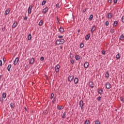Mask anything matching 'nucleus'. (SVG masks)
<instances>
[{
    "label": "nucleus",
    "mask_w": 124,
    "mask_h": 124,
    "mask_svg": "<svg viewBox=\"0 0 124 124\" xmlns=\"http://www.w3.org/2000/svg\"><path fill=\"white\" fill-rule=\"evenodd\" d=\"M51 103H52V104H54L56 103V97L53 98V99L51 102Z\"/></svg>",
    "instance_id": "nucleus-28"
},
{
    "label": "nucleus",
    "mask_w": 124,
    "mask_h": 124,
    "mask_svg": "<svg viewBox=\"0 0 124 124\" xmlns=\"http://www.w3.org/2000/svg\"><path fill=\"white\" fill-rule=\"evenodd\" d=\"M80 48H83L84 47V44L83 43L80 44Z\"/></svg>",
    "instance_id": "nucleus-41"
},
{
    "label": "nucleus",
    "mask_w": 124,
    "mask_h": 124,
    "mask_svg": "<svg viewBox=\"0 0 124 124\" xmlns=\"http://www.w3.org/2000/svg\"><path fill=\"white\" fill-rule=\"evenodd\" d=\"M57 109H58V110H62V109H63V107L62 106H58L57 107Z\"/></svg>",
    "instance_id": "nucleus-20"
},
{
    "label": "nucleus",
    "mask_w": 124,
    "mask_h": 124,
    "mask_svg": "<svg viewBox=\"0 0 124 124\" xmlns=\"http://www.w3.org/2000/svg\"><path fill=\"white\" fill-rule=\"evenodd\" d=\"M39 26H42V25H43V21H42V20H41L39 23Z\"/></svg>",
    "instance_id": "nucleus-32"
},
{
    "label": "nucleus",
    "mask_w": 124,
    "mask_h": 124,
    "mask_svg": "<svg viewBox=\"0 0 124 124\" xmlns=\"http://www.w3.org/2000/svg\"><path fill=\"white\" fill-rule=\"evenodd\" d=\"M10 68H11V64H9L7 67L8 71H10Z\"/></svg>",
    "instance_id": "nucleus-29"
},
{
    "label": "nucleus",
    "mask_w": 124,
    "mask_h": 124,
    "mask_svg": "<svg viewBox=\"0 0 124 124\" xmlns=\"http://www.w3.org/2000/svg\"><path fill=\"white\" fill-rule=\"evenodd\" d=\"M102 54H103V55H104V56H105V54H106V53L105 52V51L103 50Z\"/></svg>",
    "instance_id": "nucleus-46"
},
{
    "label": "nucleus",
    "mask_w": 124,
    "mask_h": 124,
    "mask_svg": "<svg viewBox=\"0 0 124 124\" xmlns=\"http://www.w3.org/2000/svg\"><path fill=\"white\" fill-rule=\"evenodd\" d=\"M110 32H111V33H114V32H115V30L111 29L110 30Z\"/></svg>",
    "instance_id": "nucleus-40"
},
{
    "label": "nucleus",
    "mask_w": 124,
    "mask_h": 124,
    "mask_svg": "<svg viewBox=\"0 0 124 124\" xmlns=\"http://www.w3.org/2000/svg\"><path fill=\"white\" fill-rule=\"evenodd\" d=\"M116 58L117 60H120V59H121V54H120V53H118L117 55H116Z\"/></svg>",
    "instance_id": "nucleus-16"
},
{
    "label": "nucleus",
    "mask_w": 124,
    "mask_h": 124,
    "mask_svg": "<svg viewBox=\"0 0 124 124\" xmlns=\"http://www.w3.org/2000/svg\"><path fill=\"white\" fill-rule=\"evenodd\" d=\"M58 37H59V38H62L63 37V36H62V35H59Z\"/></svg>",
    "instance_id": "nucleus-49"
},
{
    "label": "nucleus",
    "mask_w": 124,
    "mask_h": 124,
    "mask_svg": "<svg viewBox=\"0 0 124 124\" xmlns=\"http://www.w3.org/2000/svg\"><path fill=\"white\" fill-rule=\"evenodd\" d=\"M90 37H91V34L89 33L85 36V40H89V39H90Z\"/></svg>",
    "instance_id": "nucleus-8"
},
{
    "label": "nucleus",
    "mask_w": 124,
    "mask_h": 124,
    "mask_svg": "<svg viewBox=\"0 0 124 124\" xmlns=\"http://www.w3.org/2000/svg\"><path fill=\"white\" fill-rule=\"evenodd\" d=\"M51 99H53L54 98V93H52L50 96Z\"/></svg>",
    "instance_id": "nucleus-38"
},
{
    "label": "nucleus",
    "mask_w": 124,
    "mask_h": 124,
    "mask_svg": "<svg viewBox=\"0 0 124 124\" xmlns=\"http://www.w3.org/2000/svg\"><path fill=\"white\" fill-rule=\"evenodd\" d=\"M40 61H41L42 62H43V61H44V57H41Z\"/></svg>",
    "instance_id": "nucleus-43"
},
{
    "label": "nucleus",
    "mask_w": 124,
    "mask_h": 124,
    "mask_svg": "<svg viewBox=\"0 0 124 124\" xmlns=\"http://www.w3.org/2000/svg\"><path fill=\"white\" fill-rule=\"evenodd\" d=\"M84 124H90V121L89 120H86L84 122Z\"/></svg>",
    "instance_id": "nucleus-36"
},
{
    "label": "nucleus",
    "mask_w": 124,
    "mask_h": 124,
    "mask_svg": "<svg viewBox=\"0 0 124 124\" xmlns=\"http://www.w3.org/2000/svg\"><path fill=\"white\" fill-rule=\"evenodd\" d=\"M10 106L11 108H15V104H14V103H11L10 104Z\"/></svg>",
    "instance_id": "nucleus-23"
},
{
    "label": "nucleus",
    "mask_w": 124,
    "mask_h": 124,
    "mask_svg": "<svg viewBox=\"0 0 124 124\" xmlns=\"http://www.w3.org/2000/svg\"><path fill=\"white\" fill-rule=\"evenodd\" d=\"M93 15H90V16L89 18V20L92 21V20H93Z\"/></svg>",
    "instance_id": "nucleus-25"
},
{
    "label": "nucleus",
    "mask_w": 124,
    "mask_h": 124,
    "mask_svg": "<svg viewBox=\"0 0 124 124\" xmlns=\"http://www.w3.org/2000/svg\"><path fill=\"white\" fill-rule=\"evenodd\" d=\"M86 11H87V9H84L83 10V13H85V12H86Z\"/></svg>",
    "instance_id": "nucleus-54"
},
{
    "label": "nucleus",
    "mask_w": 124,
    "mask_h": 124,
    "mask_svg": "<svg viewBox=\"0 0 124 124\" xmlns=\"http://www.w3.org/2000/svg\"><path fill=\"white\" fill-rule=\"evenodd\" d=\"M48 7H46L43 10V12L45 14H46L47 12H48Z\"/></svg>",
    "instance_id": "nucleus-9"
},
{
    "label": "nucleus",
    "mask_w": 124,
    "mask_h": 124,
    "mask_svg": "<svg viewBox=\"0 0 124 124\" xmlns=\"http://www.w3.org/2000/svg\"><path fill=\"white\" fill-rule=\"evenodd\" d=\"M122 21L123 23H124V16L122 17Z\"/></svg>",
    "instance_id": "nucleus-48"
},
{
    "label": "nucleus",
    "mask_w": 124,
    "mask_h": 124,
    "mask_svg": "<svg viewBox=\"0 0 124 124\" xmlns=\"http://www.w3.org/2000/svg\"><path fill=\"white\" fill-rule=\"evenodd\" d=\"M106 26H108L109 25V22L106 21L105 23Z\"/></svg>",
    "instance_id": "nucleus-45"
},
{
    "label": "nucleus",
    "mask_w": 124,
    "mask_h": 124,
    "mask_svg": "<svg viewBox=\"0 0 124 124\" xmlns=\"http://www.w3.org/2000/svg\"><path fill=\"white\" fill-rule=\"evenodd\" d=\"M71 55H72V56H73V55H72V54H71Z\"/></svg>",
    "instance_id": "nucleus-62"
},
{
    "label": "nucleus",
    "mask_w": 124,
    "mask_h": 124,
    "mask_svg": "<svg viewBox=\"0 0 124 124\" xmlns=\"http://www.w3.org/2000/svg\"><path fill=\"white\" fill-rule=\"evenodd\" d=\"M95 124H100V122L99 121H96L95 122Z\"/></svg>",
    "instance_id": "nucleus-42"
},
{
    "label": "nucleus",
    "mask_w": 124,
    "mask_h": 124,
    "mask_svg": "<svg viewBox=\"0 0 124 124\" xmlns=\"http://www.w3.org/2000/svg\"><path fill=\"white\" fill-rule=\"evenodd\" d=\"M46 3V0H44L42 2V5H45V4Z\"/></svg>",
    "instance_id": "nucleus-39"
},
{
    "label": "nucleus",
    "mask_w": 124,
    "mask_h": 124,
    "mask_svg": "<svg viewBox=\"0 0 124 124\" xmlns=\"http://www.w3.org/2000/svg\"><path fill=\"white\" fill-rule=\"evenodd\" d=\"M112 14L109 13L108 15V19H111V18H112Z\"/></svg>",
    "instance_id": "nucleus-24"
},
{
    "label": "nucleus",
    "mask_w": 124,
    "mask_h": 124,
    "mask_svg": "<svg viewBox=\"0 0 124 124\" xmlns=\"http://www.w3.org/2000/svg\"><path fill=\"white\" fill-rule=\"evenodd\" d=\"M2 65V61L0 60V66H1Z\"/></svg>",
    "instance_id": "nucleus-50"
},
{
    "label": "nucleus",
    "mask_w": 124,
    "mask_h": 124,
    "mask_svg": "<svg viewBox=\"0 0 124 124\" xmlns=\"http://www.w3.org/2000/svg\"><path fill=\"white\" fill-rule=\"evenodd\" d=\"M90 66V63L88 62H86L84 64V68H88Z\"/></svg>",
    "instance_id": "nucleus-4"
},
{
    "label": "nucleus",
    "mask_w": 124,
    "mask_h": 124,
    "mask_svg": "<svg viewBox=\"0 0 124 124\" xmlns=\"http://www.w3.org/2000/svg\"><path fill=\"white\" fill-rule=\"evenodd\" d=\"M3 61L4 62H6V59L5 58H3Z\"/></svg>",
    "instance_id": "nucleus-56"
},
{
    "label": "nucleus",
    "mask_w": 124,
    "mask_h": 124,
    "mask_svg": "<svg viewBox=\"0 0 124 124\" xmlns=\"http://www.w3.org/2000/svg\"><path fill=\"white\" fill-rule=\"evenodd\" d=\"M2 97L3 98H6V93H2Z\"/></svg>",
    "instance_id": "nucleus-34"
},
{
    "label": "nucleus",
    "mask_w": 124,
    "mask_h": 124,
    "mask_svg": "<svg viewBox=\"0 0 124 124\" xmlns=\"http://www.w3.org/2000/svg\"><path fill=\"white\" fill-rule=\"evenodd\" d=\"M56 45H61V44H62L61 43V42L60 41V40H58L56 41Z\"/></svg>",
    "instance_id": "nucleus-30"
},
{
    "label": "nucleus",
    "mask_w": 124,
    "mask_h": 124,
    "mask_svg": "<svg viewBox=\"0 0 124 124\" xmlns=\"http://www.w3.org/2000/svg\"><path fill=\"white\" fill-rule=\"evenodd\" d=\"M80 31H81V30H80V29H79V30H78V33H79V32H80Z\"/></svg>",
    "instance_id": "nucleus-59"
},
{
    "label": "nucleus",
    "mask_w": 124,
    "mask_h": 124,
    "mask_svg": "<svg viewBox=\"0 0 124 124\" xmlns=\"http://www.w3.org/2000/svg\"><path fill=\"white\" fill-rule=\"evenodd\" d=\"M109 73L108 72V71H107L106 74L105 75V77H106V78H109Z\"/></svg>",
    "instance_id": "nucleus-27"
},
{
    "label": "nucleus",
    "mask_w": 124,
    "mask_h": 124,
    "mask_svg": "<svg viewBox=\"0 0 124 124\" xmlns=\"http://www.w3.org/2000/svg\"><path fill=\"white\" fill-rule=\"evenodd\" d=\"M89 86L92 88V89H93L94 87V84H93V82L92 81L89 82Z\"/></svg>",
    "instance_id": "nucleus-7"
},
{
    "label": "nucleus",
    "mask_w": 124,
    "mask_h": 124,
    "mask_svg": "<svg viewBox=\"0 0 124 124\" xmlns=\"http://www.w3.org/2000/svg\"><path fill=\"white\" fill-rule=\"evenodd\" d=\"M32 8V6L31 5L29 6L28 8V13L29 14H30V13H31V9Z\"/></svg>",
    "instance_id": "nucleus-10"
},
{
    "label": "nucleus",
    "mask_w": 124,
    "mask_h": 124,
    "mask_svg": "<svg viewBox=\"0 0 124 124\" xmlns=\"http://www.w3.org/2000/svg\"><path fill=\"white\" fill-rule=\"evenodd\" d=\"M1 77H2V75H0V81L1 79Z\"/></svg>",
    "instance_id": "nucleus-58"
},
{
    "label": "nucleus",
    "mask_w": 124,
    "mask_h": 124,
    "mask_svg": "<svg viewBox=\"0 0 124 124\" xmlns=\"http://www.w3.org/2000/svg\"><path fill=\"white\" fill-rule=\"evenodd\" d=\"M57 21L60 20V19H59V18L58 17H57Z\"/></svg>",
    "instance_id": "nucleus-60"
},
{
    "label": "nucleus",
    "mask_w": 124,
    "mask_h": 124,
    "mask_svg": "<svg viewBox=\"0 0 124 124\" xmlns=\"http://www.w3.org/2000/svg\"><path fill=\"white\" fill-rule=\"evenodd\" d=\"M113 26L114 27H117L118 26V21H117V20L114 21V23H113Z\"/></svg>",
    "instance_id": "nucleus-21"
},
{
    "label": "nucleus",
    "mask_w": 124,
    "mask_h": 124,
    "mask_svg": "<svg viewBox=\"0 0 124 124\" xmlns=\"http://www.w3.org/2000/svg\"><path fill=\"white\" fill-rule=\"evenodd\" d=\"M73 79H74V76H69L68 77V81L69 82H72L73 81Z\"/></svg>",
    "instance_id": "nucleus-3"
},
{
    "label": "nucleus",
    "mask_w": 124,
    "mask_h": 124,
    "mask_svg": "<svg viewBox=\"0 0 124 124\" xmlns=\"http://www.w3.org/2000/svg\"><path fill=\"white\" fill-rule=\"evenodd\" d=\"M61 48L62 49V47H61Z\"/></svg>",
    "instance_id": "nucleus-63"
},
{
    "label": "nucleus",
    "mask_w": 124,
    "mask_h": 124,
    "mask_svg": "<svg viewBox=\"0 0 124 124\" xmlns=\"http://www.w3.org/2000/svg\"><path fill=\"white\" fill-rule=\"evenodd\" d=\"M19 58L17 57L16 58V59L15 60L14 62V64H15V65H16V64H17V63H18V62H19Z\"/></svg>",
    "instance_id": "nucleus-6"
},
{
    "label": "nucleus",
    "mask_w": 124,
    "mask_h": 124,
    "mask_svg": "<svg viewBox=\"0 0 124 124\" xmlns=\"http://www.w3.org/2000/svg\"><path fill=\"white\" fill-rule=\"evenodd\" d=\"M95 31V26H93L92 29H91V32L93 33V31Z\"/></svg>",
    "instance_id": "nucleus-17"
},
{
    "label": "nucleus",
    "mask_w": 124,
    "mask_h": 124,
    "mask_svg": "<svg viewBox=\"0 0 124 124\" xmlns=\"http://www.w3.org/2000/svg\"><path fill=\"white\" fill-rule=\"evenodd\" d=\"M100 99H101V97L99 96V97L97 98V100H98V101H100Z\"/></svg>",
    "instance_id": "nucleus-44"
},
{
    "label": "nucleus",
    "mask_w": 124,
    "mask_h": 124,
    "mask_svg": "<svg viewBox=\"0 0 124 124\" xmlns=\"http://www.w3.org/2000/svg\"><path fill=\"white\" fill-rule=\"evenodd\" d=\"M59 42H60V43L61 44H63V43H64V39H59Z\"/></svg>",
    "instance_id": "nucleus-19"
},
{
    "label": "nucleus",
    "mask_w": 124,
    "mask_h": 124,
    "mask_svg": "<svg viewBox=\"0 0 124 124\" xmlns=\"http://www.w3.org/2000/svg\"><path fill=\"white\" fill-rule=\"evenodd\" d=\"M75 58L76 59V61H78L81 59V56H80L79 55H76Z\"/></svg>",
    "instance_id": "nucleus-12"
},
{
    "label": "nucleus",
    "mask_w": 124,
    "mask_h": 124,
    "mask_svg": "<svg viewBox=\"0 0 124 124\" xmlns=\"http://www.w3.org/2000/svg\"><path fill=\"white\" fill-rule=\"evenodd\" d=\"M24 109L27 112H28V108H27V107H25Z\"/></svg>",
    "instance_id": "nucleus-55"
},
{
    "label": "nucleus",
    "mask_w": 124,
    "mask_h": 124,
    "mask_svg": "<svg viewBox=\"0 0 124 124\" xmlns=\"http://www.w3.org/2000/svg\"><path fill=\"white\" fill-rule=\"evenodd\" d=\"M79 105L80 106V108L81 109H84V102L83 100H80L79 103Z\"/></svg>",
    "instance_id": "nucleus-1"
},
{
    "label": "nucleus",
    "mask_w": 124,
    "mask_h": 124,
    "mask_svg": "<svg viewBox=\"0 0 124 124\" xmlns=\"http://www.w3.org/2000/svg\"><path fill=\"white\" fill-rule=\"evenodd\" d=\"M75 84H78V82H79V78H75L74 80Z\"/></svg>",
    "instance_id": "nucleus-14"
},
{
    "label": "nucleus",
    "mask_w": 124,
    "mask_h": 124,
    "mask_svg": "<svg viewBox=\"0 0 124 124\" xmlns=\"http://www.w3.org/2000/svg\"><path fill=\"white\" fill-rule=\"evenodd\" d=\"M18 24H17V22H15L14 23H13V25H12V28H13V29H14V28H16V27H17V25Z\"/></svg>",
    "instance_id": "nucleus-15"
},
{
    "label": "nucleus",
    "mask_w": 124,
    "mask_h": 124,
    "mask_svg": "<svg viewBox=\"0 0 124 124\" xmlns=\"http://www.w3.org/2000/svg\"><path fill=\"white\" fill-rule=\"evenodd\" d=\"M108 2L111 3V2H112V0H108Z\"/></svg>",
    "instance_id": "nucleus-57"
},
{
    "label": "nucleus",
    "mask_w": 124,
    "mask_h": 124,
    "mask_svg": "<svg viewBox=\"0 0 124 124\" xmlns=\"http://www.w3.org/2000/svg\"><path fill=\"white\" fill-rule=\"evenodd\" d=\"M33 62H34V59H33V58H32L30 59L29 63H30L31 64H32Z\"/></svg>",
    "instance_id": "nucleus-13"
},
{
    "label": "nucleus",
    "mask_w": 124,
    "mask_h": 124,
    "mask_svg": "<svg viewBox=\"0 0 124 124\" xmlns=\"http://www.w3.org/2000/svg\"><path fill=\"white\" fill-rule=\"evenodd\" d=\"M28 40H31V34L30 33L28 36Z\"/></svg>",
    "instance_id": "nucleus-26"
},
{
    "label": "nucleus",
    "mask_w": 124,
    "mask_h": 124,
    "mask_svg": "<svg viewBox=\"0 0 124 124\" xmlns=\"http://www.w3.org/2000/svg\"><path fill=\"white\" fill-rule=\"evenodd\" d=\"M117 2H118V0H114L113 1L114 3H117Z\"/></svg>",
    "instance_id": "nucleus-52"
},
{
    "label": "nucleus",
    "mask_w": 124,
    "mask_h": 124,
    "mask_svg": "<svg viewBox=\"0 0 124 124\" xmlns=\"http://www.w3.org/2000/svg\"><path fill=\"white\" fill-rule=\"evenodd\" d=\"M55 71L56 72L58 73L59 72V71H60V65L57 64L56 66H55Z\"/></svg>",
    "instance_id": "nucleus-5"
},
{
    "label": "nucleus",
    "mask_w": 124,
    "mask_h": 124,
    "mask_svg": "<svg viewBox=\"0 0 124 124\" xmlns=\"http://www.w3.org/2000/svg\"><path fill=\"white\" fill-rule=\"evenodd\" d=\"M10 12V8H8L7 10L5 11V13H4L5 15H8V14H9Z\"/></svg>",
    "instance_id": "nucleus-11"
},
{
    "label": "nucleus",
    "mask_w": 124,
    "mask_h": 124,
    "mask_svg": "<svg viewBox=\"0 0 124 124\" xmlns=\"http://www.w3.org/2000/svg\"><path fill=\"white\" fill-rule=\"evenodd\" d=\"M70 62L71 63V64H74L75 62V60H71L70 61Z\"/></svg>",
    "instance_id": "nucleus-35"
},
{
    "label": "nucleus",
    "mask_w": 124,
    "mask_h": 124,
    "mask_svg": "<svg viewBox=\"0 0 124 124\" xmlns=\"http://www.w3.org/2000/svg\"><path fill=\"white\" fill-rule=\"evenodd\" d=\"M24 20H25V21H27V20H28V16H25L24 17Z\"/></svg>",
    "instance_id": "nucleus-53"
},
{
    "label": "nucleus",
    "mask_w": 124,
    "mask_h": 124,
    "mask_svg": "<svg viewBox=\"0 0 124 124\" xmlns=\"http://www.w3.org/2000/svg\"><path fill=\"white\" fill-rule=\"evenodd\" d=\"M43 115H47V114H48V110H44L43 112Z\"/></svg>",
    "instance_id": "nucleus-31"
},
{
    "label": "nucleus",
    "mask_w": 124,
    "mask_h": 124,
    "mask_svg": "<svg viewBox=\"0 0 124 124\" xmlns=\"http://www.w3.org/2000/svg\"><path fill=\"white\" fill-rule=\"evenodd\" d=\"M58 21V23H59V24H60V20H57Z\"/></svg>",
    "instance_id": "nucleus-61"
},
{
    "label": "nucleus",
    "mask_w": 124,
    "mask_h": 124,
    "mask_svg": "<svg viewBox=\"0 0 124 124\" xmlns=\"http://www.w3.org/2000/svg\"><path fill=\"white\" fill-rule=\"evenodd\" d=\"M106 88L108 90H109V89H111V84L109 82H107L105 84Z\"/></svg>",
    "instance_id": "nucleus-2"
},
{
    "label": "nucleus",
    "mask_w": 124,
    "mask_h": 124,
    "mask_svg": "<svg viewBox=\"0 0 124 124\" xmlns=\"http://www.w3.org/2000/svg\"><path fill=\"white\" fill-rule=\"evenodd\" d=\"M120 100H121V101H124V97H120Z\"/></svg>",
    "instance_id": "nucleus-47"
},
{
    "label": "nucleus",
    "mask_w": 124,
    "mask_h": 124,
    "mask_svg": "<svg viewBox=\"0 0 124 124\" xmlns=\"http://www.w3.org/2000/svg\"><path fill=\"white\" fill-rule=\"evenodd\" d=\"M65 115H66V113L65 112H64L62 114V119H64V118H65Z\"/></svg>",
    "instance_id": "nucleus-37"
},
{
    "label": "nucleus",
    "mask_w": 124,
    "mask_h": 124,
    "mask_svg": "<svg viewBox=\"0 0 124 124\" xmlns=\"http://www.w3.org/2000/svg\"><path fill=\"white\" fill-rule=\"evenodd\" d=\"M59 31L60 32H63V31H64V29H63V28L61 27L59 29Z\"/></svg>",
    "instance_id": "nucleus-18"
},
{
    "label": "nucleus",
    "mask_w": 124,
    "mask_h": 124,
    "mask_svg": "<svg viewBox=\"0 0 124 124\" xmlns=\"http://www.w3.org/2000/svg\"><path fill=\"white\" fill-rule=\"evenodd\" d=\"M98 93L100 94H102V93H103V90H102V89H99L98 90Z\"/></svg>",
    "instance_id": "nucleus-22"
},
{
    "label": "nucleus",
    "mask_w": 124,
    "mask_h": 124,
    "mask_svg": "<svg viewBox=\"0 0 124 124\" xmlns=\"http://www.w3.org/2000/svg\"><path fill=\"white\" fill-rule=\"evenodd\" d=\"M124 34H122L119 38L120 40H123L124 39Z\"/></svg>",
    "instance_id": "nucleus-33"
},
{
    "label": "nucleus",
    "mask_w": 124,
    "mask_h": 124,
    "mask_svg": "<svg viewBox=\"0 0 124 124\" xmlns=\"http://www.w3.org/2000/svg\"><path fill=\"white\" fill-rule=\"evenodd\" d=\"M56 7H60V4H59V3L56 4Z\"/></svg>",
    "instance_id": "nucleus-51"
}]
</instances>
